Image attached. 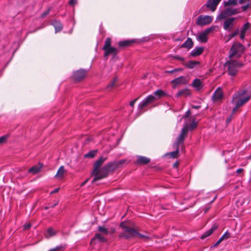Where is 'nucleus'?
Segmentation results:
<instances>
[{
  "label": "nucleus",
  "instance_id": "f257e3e1",
  "mask_svg": "<svg viewBox=\"0 0 251 251\" xmlns=\"http://www.w3.org/2000/svg\"><path fill=\"white\" fill-rule=\"evenodd\" d=\"M251 99V93L246 89H241L236 92L232 96L231 102L235 105L232 113L236 112L241 106L246 103Z\"/></svg>",
  "mask_w": 251,
  "mask_h": 251
},
{
  "label": "nucleus",
  "instance_id": "f03ea898",
  "mask_svg": "<svg viewBox=\"0 0 251 251\" xmlns=\"http://www.w3.org/2000/svg\"><path fill=\"white\" fill-rule=\"evenodd\" d=\"M120 227L124 229V231L119 235L120 238L128 239L138 236L140 239H144L146 241L150 239L149 236L139 233L134 228L126 226L124 222L120 224Z\"/></svg>",
  "mask_w": 251,
  "mask_h": 251
},
{
  "label": "nucleus",
  "instance_id": "7ed1b4c3",
  "mask_svg": "<svg viewBox=\"0 0 251 251\" xmlns=\"http://www.w3.org/2000/svg\"><path fill=\"white\" fill-rule=\"evenodd\" d=\"M243 65V63L237 60H230L225 63V66L227 67V73L232 77L236 75L239 69Z\"/></svg>",
  "mask_w": 251,
  "mask_h": 251
},
{
  "label": "nucleus",
  "instance_id": "20e7f679",
  "mask_svg": "<svg viewBox=\"0 0 251 251\" xmlns=\"http://www.w3.org/2000/svg\"><path fill=\"white\" fill-rule=\"evenodd\" d=\"M246 50L245 47L239 42H234L231 46L229 50V57H240L244 53Z\"/></svg>",
  "mask_w": 251,
  "mask_h": 251
},
{
  "label": "nucleus",
  "instance_id": "39448f33",
  "mask_svg": "<svg viewBox=\"0 0 251 251\" xmlns=\"http://www.w3.org/2000/svg\"><path fill=\"white\" fill-rule=\"evenodd\" d=\"M106 159V157L101 156L94 163L93 165L94 170L92 172V175L94 176V177L92 181V183L101 179V178H99V177H102V173L100 167Z\"/></svg>",
  "mask_w": 251,
  "mask_h": 251
},
{
  "label": "nucleus",
  "instance_id": "423d86ee",
  "mask_svg": "<svg viewBox=\"0 0 251 251\" xmlns=\"http://www.w3.org/2000/svg\"><path fill=\"white\" fill-rule=\"evenodd\" d=\"M112 40L108 37L106 39L104 45L102 47V50H104V57L107 58L109 55L111 54L115 57L118 53L119 50L117 48L111 47Z\"/></svg>",
  "mask_w": 251,
  "mask_h": 251
},
{
  "label": "nucleus",
  "instance_id": "0eeeda50",
  "mask_svg": "<svg viewBox=\"0 0 251 251\" xmlns=\"http://www.w3.org/2000/svg\"><path fill=\"white\" fill-rule=\"evenodd\" d=\"M118 168L116 161L107 163L103 167L101 168L102 177H99V178H101V179H102L106 177L109 175L110 172H113Z\"/></svg>",
  "mask_w": 251,
  "mask_h": 251
},
{
  "label": "nucleus",
  "instance_id": "6e6552de",
  "mask_svg": "<svg viewBox=\"0 0 251 251\" xmlns=\"http://www.w3.org/2000/svg\"><path fill=\"white\" fill-rule=\"evenodd\" d=\"M188 131V125H186L181 129L180 134L176 138V142L174 144V147H179L180 146H183L184 141L187 136Z\"/></svg>",
  "mask_w": 251,
  "mask_h": 251
},
{
  "label": "nucleus",
  "instance_id": "1a4fd4ad",
  "mask_svg": "<svg viewBox=\"0 0 251 251\" xmlns=\"http://www.w3.org/2000/svg\"><path fill=\"white\" fill-rule=\"evenodd\" d=\"M238 13H239V11L237 9L227 7L221 11L220 13L217 16L216 19L222 20L227 17L235 15Z\"/></svg>",
  "mask_w": 251,
  "mask_h": 251
},
{
  "label": "nucleus",
  "instance_id": "9d476101",
  "mask_svg": "<svg viewBox=\"0 0 251 251\" xmlns=\"http://www.w3.org/2000/svg\"><path fill=\"white\" fill-rule=\"evenodd\" d=\"M221 0H208L206 2V3L204 4L201 9L200 10L201 12H203L204 11V8L206 7L208 9H209L211 12H214L221 1Z\"/></svg>",
  "mask_w": 251,
  "mask_h": 251
},
{
  "label": "nucleus",
  "instance_id": "9b49d317",
  "mask_svg": "<svg viewBox=\"0 0 251 251\" xmlns=\"http://www.w3.org/2000/svg\"><path fill=\"white\" fill-rule=\"evenodd\" d=\"M213 19V17L211 16L200 15L197 18L196 24L200 26L207 25L212 22Z\"/></svg>",
  "mask_w": 251,
  "mask_h": 251
},
{
  "label": "nucleus",
  "instance_id": "f8f14e48",
  "mask_svg": "<svg viewBox=\"0 0 251 251\" xmlns=\"http://www.w3.org/2000/svg\"><path fill=\"white\" fill-rule=\"evenodd\" d=\"M141 42L139 39L125 40L118 42V47L120 49H124L126 47L132 46L134 44H138Z\"/></svg>",
  "mask_w": 251,
  "mask_h": 251
},
{
  "label": "nucleus",
  "instance_id": "ddd939ff",
  "mask_svg": "<svg viewBox=\"0 0 251 251\" xmlns=\"http://www.w3.org/2000/svg\"><path fill=\"white\" fill-rule=\"evenodd\" d=\"M87 71L84 69L78 70L74 72L73 78L75 81H80L85 77Z\"/></svg>",
  "mask_w": 251,
  "mask_h": 251
},
{
  "label": "nucleus",
  "instance_id": "4468645a",
  "mask_svg": "<svg viewBox=\"0 0 251 251\" xmlns=\"http://www.w3.org/2000/svg\"><path fill=\"white\" fill-rule=\"evenodd\" d=\"M188 83V80L184 76H180L176 77L173 80H171V83L172 85L173 89H176L178 86L181 84H186Z\"/></svg>",
  "mask_w": 251,
  "mask_h": 251
},
{
  "label": "nucleus",
  "instance_id": "2eb2a0df",
  "mask_svg": "<svg viewBox=\"0 0 251 251\" xmlns=\"http://www.w3.org/2000/svg\"><path fill=\"white\" fill-rule=\"evenodd\" d=\"M224 98V94L222 88L218 87L212 95V99L214 102H217L222 100Z\"/></svg>",
  "mask_w": 251,
  "mask_h": 251
},
{
  "label": "nucleus",
  "instance_id": "dca6fc26",
  "mask_svg": "<svg viewBox=\"0 0 251 251\" xmlns=\"http://www.w3.org/2000/svg\"><path fill=\"white\" fill-rule=\"evenodd\" d=\"M155 100L154 96L151 95L145 98L139 104L140 109H143L149 104L153 102Z\"/></svg>",
  "mask_w": 251,
  "mask_h": 251
},
{
  "label": "nucleus",
  "instance_id": "f3484780",
  "mask_svg": "<svg viewBox=\"0 0 251 251\" xmlns=\"http://www.w3.org/2000/svg\"><path fill=\"white\" fill-rule=\"evenodd\" d=\"M235 18H228L226 19L223 24V28L225 30L230 31L234 25V21Z\"/></svg>",
  "mask_w": 251,
  "mask_h": 251
},
{
  "label": "nucleus",
  "instance_id": "a211bd4d",
  "mask_svg": "<svg viewBox=\"0 0 251 251\" xmlns=\"http://www.w3.org/2000/svg\"><path fill=\"white\" fill-rule=\"evenodd\" d=\"M204 50L203 47H197L194 49L190 53V57H196L201 55Z\"/></svg>",
  "mask_w": 251,
  "mask_h": 251
},
{
  "label": "nucleus",
  "instance_id": "6ab92c4d",
  "mask_svg": "<svg viewBox=\"0 0 251 251\" xmlns=\"http://www.w3.org/2000/svg\"><path fill=\"white\" fill-rule=\"evenodd\" d=\"M151 162L150 158L144 156H138L135 163L138 165H146Z\"/></svg>",
  "mask_w": 251,
  "mask_h": 251
},
{
  "label": "nucleus",
  "instance_id": "aec40b11",
  "mask_svg": "<svg viewBox=\"0 0 251 251\" xmlns=\"http://www.w3.org/2000/svg\"><path fill=\"white\" fill-rule=\"evenodd\" d=\"M217 228H218V226L216 224L213 225L212 226H211V227L209 230H208L207 231H206V232H205L201 235V239H203L209 236L213 233V232Z\"/></svg>",
  "mask_w": 251,
  "mask_h": 251
},
{
  "label": "nucleus",
  "instance_id": "412c9836",
  "mask_svg": "<svg viewBox=\"0 0 251 251\" xmlns=\"http://www.w3.org/2000/svg\"><path fill=\"white\" fill-rule=\"evenodd\" d=\"M194 46V43L190 38H188L187 40L184 42L183 44H182L180 48H186L188 50H190L193 48Z\"/></svg>",
  "mask_w": 251,
  "mask_h": 251
},
{
  "label": "nucleus",
  "instance_id": "4be33fe9",
  "mask_svg": "<svg viewBox=\"0 0 251 251\" xmlns=\"http://www.w3.org/2000/svg\"><path fill=\"white\" fill-rule=\"evenodd\" d=\"M51 24L54 27L55 33L60 31L63 28V25L59 20H53Z\"/></svg>",
  "mask_w": 251,
  "mask_h": 251
},
{
  "label": "nucleus",
  "instance_id": "5701e85b",
  "mask_svg": "<svg viewBox=\"0 0 251 251\" xmlns=\"http://www.w3.org/2000/svg\"><path fill=\"white\" fill-rule=\"evenodd\" d=\"M43 166L41 164L39 163L38 165H35L29 169L28 172L33 174H36L39 173Z\"/></svg>",
  "mask_w": 251,
  "mask_h": 251
},
{
  "label": "nucleus",
  "instance_id": "b1692460",
  "mask_svg": "<svg viewBox=\"0 0 251 251\" xmlns=\"http://www.w3.org/2000/svg\"><path fill=\"white\" fill-rule=\"evenodd\" d=\"M200 62L197 61L191 60L187 62L183 63V65H184L187 68L193 69L197 65H199Z\"/></svg>",
  "mask_w": 251,
  "mask_h": 251
},
{
  "label": "nucleus",
  "instance_id": "393cba45",
  "mask_svg": "<svg viewBox=\"0 0 251 251\" xmlns=\"http://www.w3.org/2000/svg\"><path fill=\"white\" fill-rule=\"evenodd\" d=\"M191 85L197 90H200L203 87L201 80L198 78L195 79Z\"/></svg>",
  "mask_w": 251,
  "mask_h": 251
},
{
  "label": "nucleus",
  "instance_id": "a878e982",
  "mask_svg": "<svg viewBox=\"0 0 251 251\" xmlns=\"http://www.w3.org/2000/svg\"><path fill=\"white\" fill-rule=\"evenodd\" d=\"M96 240H98L101 242H106L107 241L106 239L100 233H96L95 235V236L91 240V243L92 244Z\"/></svg>",
  "mask_w": 251,
  "mask_h": 251
},
{
  "label": "nucleus",
  "instance_id": "bb28decb",
  "mask_svg": "<svg viewBox=\"0 0 251 251\" xmlns=\"http://www.w3.org/2000/svg\"><path fill=\"white\" fill-rule=\"evenodd\" d=\"M190 95L191 93L189 92V89L188 88H185L178 91L176 94V97H179L181 96L187 97L190 96Z\"/></svg>",
  "mask_w": 251,
  "mask_h": 251
},
{
  "label": "nucleus",
  "instance_id": "cd10ccee",
  "mask_svg": "<svg viewBox=\"0 0 251 251\" xmlns=\"http://www.w3.org/2000/svg\"><path fill=\"white\" fill-rule=\"evenodd\" d=\"M207 35L202 32L197 37V40L201 43H206L207 41Z\"/></svg>",
  "mask_w": 251,
  "mask_h": 251
},
{
  "label": "nucleus",
  "instance_id": "c85d7f7f",
  "mask_svg": "<svg viewBox=\"0 0 251 251\" xmlns=\"http://www.w3.org/2000/svg\"><path fill=\"white\" fill-rule=\"evenodd\" d=\"M154 94L159 99L167 96V94L161 89H158L155 91L154 92Z\"/></svg>",
  "mask_w": 251,
  "mask_h": 251
},
{
  "label": "nucleus",
  "instance_id": "c756f323",
  "mask_svg": "<svg viewBox=\"0 0 251 251\" xmlns=\"http://www.w3.org/2000/svg\"><path fill=\"white\" fill-rule=\"evenodd\" d=\"M97 152L98 151L97 150L90 151L89 152L84 155V157L93 158L96 156Z\"/></svg>",
  "mask_w": 251,
  "mask_h": 251
},
{
  "label": "nucleus",
  "instance_id": "7c9ffc66",
  "mask_svg": "<svg viewBox=\"0 0 251 251\" xmlns=\"http://www.w3.org/2000/svg\"><path fill=\"white\" fill-rule=\"evenodd\" d=\"M65 172L64 167L63 166L60 167L57 171V174L55 175V177L62 178L64 175Z\"/></svg>",
  "mask_w": 251,
  "mask_h": 251
},
{
  "label": "nucleus",
  "instance_id": "2f4dec72",
  "mask_svg": "<svg viewBox=\"0 0 251 251\" xmlns=\"http://www.w3.org/2000/svg\"><path fill=\"white\" fill-rule=\"evenodd\" d=\"M117 81V78L116 77H114L112 81L107 85L106 89L111 90L115 86Z\"/></svg>",
  "mask_w": 251,
  "mask_h": 251
},
{
  "label": "nucleus",
  "instance_id": "473e14b6",
  "mask_svg": "<svg viewBox=\"0 0 251 251\" xmlns=\"http://www.w3.org/2000/svg\"><path fill=\"white\" fill-rule=\"evenodd\" d=\"M118 168L123 167L125 164H127L129 163L127 159H122L119 161H116Z\"/></svg>",
  "mask_w": 251,
  "mask_h": 251
},
{
  "label": "nucleus",
  "instance_id": "72a5a7b5",
  "mask_svg": "<svg viewBox=\"0 0 251 251\" xmlns=\"http://www.w3.org/2000/svg\"><path fill=\"white\" fill-rule=\"evenodd\" d=\"M176 150L175 151L171 152L169 153V154L171 156V157L173 158H177L178 154H179V148L178 147H175Z\"/></svg>",
  "mask_w": 251,
  "mask_h": 251
},
{
  "label": "nucleus",
  "instance_id": "f704fd0d",
  "mask_svg": "<svg viewBox=\"0 0 251 251\" xmlns=\"http://www.w3.org/2000/svg\"><path fill=\"white\" fill-rule=\"evenodd\" d=\"M224 5L225 6L236 5H237V0H228L227 1L224 2Z\"/></svg>",
  "mask_w": 251,
  "mask_h": 251
},
{
  "label": "nucleus",
  "instance_id": "c9c22d12",
  "mask_svg": "<svg viewBox=\"0 0 251 251\" xmlns=\"http://www.w3.org/2000/svg\"><path fill=\"white\" fill-rule=\"evenodd\" d=\"M98 230L105 235H108L109 233L108 229L105 228L104 226H99L98 227Z\"/></svg>",
  "mask_w": 251,
  "mask_h": 251
},
{
  "label": "nucleus",
  "instance_id": "e433bc0d",
  "mask_svg": "<svg viewBox=\"0 0 251 251\" xmlns=\"http://www.w3.org/2000/svg\"><path fill=\"white\" fill-rule=\"evenodd\" d=\"M251 25V24L249 22H246L242 26L241 32L245 33L246 31L249 29L250 26Z\"/></svg>",
  "mask_w": 251,
  "mask_h": 251
},
{
  "label": "nucleus",
  "instance_id": "4c0bfd02",
  "mask_svg": "<svg viewBox=\"0 0 251 251\" xmlns=\"http://www.w3.org/2000/svg\"><path fill=\"white\" fill-rule=\"evenodd\" d=\"M230 233L228 231H226L220 238V240L223 241L224 240L227 239L230 237Z\"/></svg>",
  "mask_w": 251,
  "mask_h": 251
},
{
  "label": "nucleus",
  "instance_id": "58836bf2",
  "mask_svg": "<svg viewBox=\"0 0 251 251\" xmlns=\"http://www.w3.org/2000/svg\"><path fill=\"white\" fill-rule=\"evenodd\" d=\"M47 233L50 235V236H54L56 233L52 227H49L48 228Z\"/></svg>",
  "mask_w": 251,
  "mask_h": 251
},
{
  "label": "nucleus",
  "instance_id": "ea45409f",
  "mask_svg": "<svg viewBox=\"0 0 251 251\" xmlns=\"http://www.w3.org/2000/svg\"><path fill=\"white\" fill-rule=\"evenodd\" d=\"M239 31L238 29H237L236 30L234 31L231 34H230L228 35V38H229L228 40H230V39H232V38H233L234 37L237 35L239 34Z\"/></svg>",
  "mask_w": 251,
  "mask_h": 251
},
{
  "label": "nucleus",
  "instance_id": "a19ab883",
  "mask_svg": "<svg viewBox=\"0 0 251 251\" xmlns=\"http://www.w3.org/2000/svg\"><path fill=\"white\" fill-rule=\"evenodd\" d=\"M50 8H48L46 11L42 13V14L41 15V18L42 19L45 18L49 14V13L50 11Z\"/></svg>",
  "mask_w": 251,
  "mask_h": 251
},
{
  "label": "nucleus",
  "instance_id": "79ce46f5",
  "mask_svg": "<svg viewBox=\"0 0 251 251\" xmlns=\"http://www.w3.org/2000/svg\"><path fill=\"white\" fill-rule=\"evenodd\" d=\"M214 30V27L211 26L209 28H207L205 30H204L203 32L205 33L207 35L212 32Z\"/></svg>",
  "mask_w": 251,
  "mask_h": 251
},
{
  "label": "nucleus",
  "instance_id": "37998d69",
  "mask_svg": "<svg viewBox=\"0 0 251 251\" xmlns=\"http://www.w3.org/2000/svg\"><path fill=\"white\" fill-rule=\"evenodd\" d=\"M8 137V135H4L0 137V144L5 143Z\"/></svg>",
  "mask_w": 251,
  "mask_h": 251
},
{
  "label": "nucleus",
  "instance_id": "c03bdc74",
  "mask_svg": "<svg viewBox=\"0 0 251 251\" xmlns=\"http://www.w3.org/2000/svg\"><path fill=\"white\" fill-rule=\"evenodd\" d=\"M197 126V122H195L194 121L190 124L189 125V129L192 130L195 128Z\"/></svg>",
  "mask_w": 251,
  "mask_h": 251
},
{
  "label": "nucleus",
  "instance_id": "a18cd8bd",
  "mask_svg": "<svg viewBox=\"0 0 251 251\" xmlns=\"http://www.w3.org/2000/svg\"><path fill=\"white\" fill-rule=\"evenodd\" d=\"M171 57L172 58H174V59H177V60H179L180 61H183V63L184 62V58L181 57V56H178V55H173L171 56Z\"/></svg>",
  "mask_w": 251,
  "mask_h": 251
},
{
  "label": "nucleus",
  "instance_id": "49530a36",
  "mask_svg": "<svg viewBox=\"0 0 251 251\" xmlns=\"http://www.w3.org/2000/svg\"><path fill=\"white\" fill-rule=\"evenodd\" d=\"M222 241L219 239L211 247V248H216Z\"/></svg>",
  "mask_w": 251,
  "mask_h": 251
},
{
  "label": "nucleus",
  "instance_id": "de8ad7c7",
  "mask_svg": "<svg viewBox=\"0 0 251 251\" xmlns=\"http://www.w3.org/2000/svg\"><path fill=\"white\" fill-rule=\"evenodd\" d=\"M62 249L61 246H57L54 248L51 249L50 251H60Z\"/></svg>",
  "mask_w": 251,
  "mask_h": 251
},
{
  "label": "nucleus",
  "instance_id": "09e8293b",
  "mask_svg": "<svg viewBox=\"0 0 251 251\" xmlns=\"http://www.w3.org/2000/svg\"><path fill=\"white\" fill-rule=\"evenodd\" d=\"M31 226V225L30 223L25 224L24 226V229L27 230Z\"/></svg>",
  "mask_w": 251,
  "mask_h": 251
},
{
  "label": "nucleus",
  "instance_id": "8fccbe9b",
  "mask_svg": "<svg viewBox=\"0 0 251 251\" xmlns=\"http://www.w3.org/2000/svg\"><path fill=\"white\" fill-rule=\"evenodd\" d=\"M138 98H135V99H134L133 100H132V101H131L129 103V105L131 106V107H133L134 105V104L136 102V101L138 100Z\"/></svg>",
  "mask_w": 251,
  "mask_h": 251
},
{
  "label": "nucleus",
  "instance_id": "3c124183",
  "mask_svg": "<svg viewBox=\"0 0 251 251\" xmlns=\"http://www.w3.org/2000/svg\"><path fill=\"white\" fill-rule=\"evenodd\" d=\"M76 3V0H70L69 4L71 6H74Z\"/></svg>",
  "mask_w": 251,
  "mask_h": 251
},
{
  "label": "nucleus",
  "instance_id": "603ef678",
  "mask_svg": "<svg viewBox=\"0 0 251 251\" xmlns=\"http://www.w3.org/2000/svg\"><path fill=\"white\" fill-rule=\"evenodd\" d=\"M191 113V111L190 110H188L187 111H186L185 114L183 116V118H188L190 114Z\"/></svg>",
  "mask_w": 251,
  "mask_h": 251
},
{
  "label": "nucleus",
  "instance_id": "864d4df0",
  "mask_svg": "<svg viewBox=\"0 0 251 251\" xmlns=\"http://www.w3.org/2000/svg\"><path fill=\"white\" fill-rule=\"evenodd\" d=\"M250 6L249 4H247L246 5H243L242 6V9L243 11H245L247 10L248 8Z\"/></svg>",
  "mask_w": 251,
  "mask_h": 251
},
{
  "label": "nucleus",
  "instance_id": "5fc2aeb1",
  "mask_svg": "<svg viewBox=\"0 0 251 251\" xmlns=\"http://www.w3.org/2000/svg\"><path fill=\"white\" fill-rule=\"evenodd\" d=\"M245 37V33H243L240 31V38L241 40H244Z\"/></svg>",
  "mask_w": 251,
  "mask_h": 251
},
{
  "label": "nucleus",
  "instance_id": "6e6d98bb",
  "mask_svg": "<svg viewBox=\"0 0 251 251\" xmlns=\"http://www.w3.org/2000/svg\"><path fill=\"white\" fill-rule=\"evenodd\" d=\"M59 188H55V189H54L52 191H51L50 192V194H54V193H57L59 191Z\"/></svg>",
  "mask_w": 251,
  "mask_h": 251
},
{
  "label": "nucleus",
  "instance_id": "4d7b16f0",
  "mask_svg": "<svg viewBox=\"0 0 251 251\" xmlns=\"http://www.w3.org/2000/svg\"><path fill=\"white\" fill-rule=\"evenodd\" d=\"M175 72V69L171 71H165V73L166 74H172Z\"/></svg>",
  "mask_w": 251,
  "mask_h": 251
},
{
  "label": "nucleus",
  "instance_id": "13d9d810",
  "mask_svg": "<svg viewBox=\"0 0 251 251\" xmlns=\"http://www.w3.org/2000/svg\"><path fill=\"white\" fill-rule=\"evenodd\" d=\"M179 166V162L178 161H176L175 163L173 164V168H177Z\"/></svg>",
  "mask_w": 251,
  "mask_h": 251
},
{
  "label": "nucleus",
  "instance_id": "bf43d9fd",
  "mask_svg": "<svg viewBox=\"0 0 251 251\" xmlns=\"http://www.w3.org/2000/svg\"><path fill=\"white\" fill-rule=\"evenodd\" d=\"M243 171V169H242V168H239L236 171V173L237 174H240L241 173H242V172Z\"/></svg>",
  "mask_w": 251,
  "mask_h": 251
},
{
  "label": "nucleus",
  "instance_id": "052dcab7",
  "mask_svg": "<svg viewBox=\"0 0 251 251\" xmlns=\"http://www.w3.org/2000/svg\"><path fill=\"white\" fill-rule=\"evenodd\" d=\"M192 107L194 109H198L201 107V106H200V105H192Z\"/></svg>",
  "mask_w": 251,
  "mask_h": 251
},
{
  "label": "nucleus",
  "instance_id": "680f3d73",
  "mask_svg": "<svg viewBox=\"0 0 251 251\" xmlns=\"http://www.w3.org/2000/svg\"><path fill=\"white\" fill-rule=\"evenodd\" d=\"M183 70V68H176L175 69V72L178 71H182Z\"/></svg>",
  "mask_w": 251,
  "mask_h": 251
},
{
  "label": "nucleus",
  "instance_id": "e2e57ef3",
  "mask_svg": "<svg viewBox=\"0 0 251 251\" xmlns=\"http://www.w3.org/2000/svg\"><path fill=\"white\" fill-rule=\"evenodd\" d=\"M88 180H89V179H88V178L86 179V180H85V181H84V182L81 184V186H83V185H85V184L88 182Z\"/></svg>",
  "mask_w": 251,
  "mask_h": 251
},
{
  "label": "nucleus",
  "instance_id": "0e129e2a",
  "mask_svg": "<svg viewBox=\"0 0 251 251\" xmlns=\"http://www.w3.org/2000/svg\"><path fill=\"white\" fill-rule=\"evenodd\" d=\"M57 204V203H55V204H53V205H52L50 206V207H55Z\"/></svg>",
  "mask_w": 251,
  "mask_h": 251
},
{
  "label": "nucleus",
  "instance_id": "69168bd1",
  "mask_svg": "<svg viewBox=\"0 0 251 251\" xmlns=\"http://www.w3.org/2000/svg\"><path fill=\"white\" fill-rule=\"evenodd\" d=\"M50 207V206H46V207H45V209L46 210H48V209H49Z\"/></svg>",
  "mask_w": 251,
  "mask_h": 251
},
{
  "label": "nucleus",
  "instance_id": "338daca9",
  "mask_svg": "<svg viewBox=\"0 0 251 251\" xmlns=\"http://www.w3.org/2000/svg\"><path fill=\"white\" fill-rule=\"evenodd\" d=\"M230 121V118H228V119H227L226 122H229Z\"/></svg>",
  "mask_w": 251,
  "mask_h": 251
},
{
  "label": "nucleus",
  "instance_id": "774afa93",
  "mask_svg": "<svg viewBox=\"0 0 251 251\" xmlns=\"http://www.w3.org/2000/svg\"><path fill=\"white\" fill-rule=\"evenodd\" d=\"M249 159H251V154L248 157Z\"/></svg>",
  "mask_w": 251,
  "mask_h": 251
}]
</instances>
